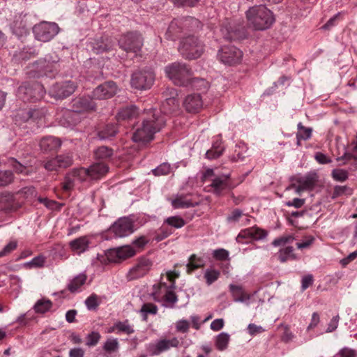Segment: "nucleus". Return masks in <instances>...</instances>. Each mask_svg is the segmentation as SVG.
<instances>
[{"label": "nucleus", "mask_w": 357, "mask_h": 357, "mask_svg": "<svg viewBox=\"0 0 357 357\" xmlns=\"http://www.w3.org/2000/svg\"><path fill=\"white\" fill-rule=\"evenodd\" d=\"M229 342V335L222 332L218 335L215 338V347L219 351L225 350Z\"/></svg>", "instance_id": "49"}, {"label": "nucleus", "mask_w": 357, "mask_h": 357, "mask_svg": "<svg viewBox=\"0 0 357 357\" xmlns=\"http://www.w3.org/2000/svg\"><path fill=\"white\" fill-rule=\"evenodd\" d=\"M100 303L98 296L95 294H91L85 300L86 306L89 310L96 309Z\"/></svg>", "instance_id": "61"}, {"label": "nucleus", "mask_w": 357, "mask_h": 357, "mask_svg": "<svg viewBox=\"0 0 357 357\" xmlns=\"http://www.w3.org/2000/svg\"><path fill=\"white\" fill-rule=\"evenodd\" d=\"M13 181V174L10 170L0 171V186H5Z\"/></svg>", "instance_id": "60"}, {"label": "nucleus", "mask_w": 357, "mask_h": 357, "mask_svg": "<svg viewBox=\"0 0 357 357\" xmlns=\"http://www.w3.org/2000/svg\"><path fill=\"white\" fill-rule=\"evenodd\" d=\"M206 261L202 257H199L195 254L192 255L186 264L187 272L190 273L193 271L202 268L205 266Z\"/></svg>", "instance_id": "38"}, {"label": "nucleus", "mask_w": 357, "mask_h": 357, "mask_svg": "<svg viewBox=\"0 0 357 357\" xmlns=\"http://www.w3.org/2000/svg\"><path fill=\"white\" fill-rule=\"evenodd\" d=\"M137 250L132 245H123L115 248H112L105 252V256H102L100 261L106 263L108 262H119L129 257H133Z\"/></svg>", "instance_id": "7"}, {"label": "nucleus", "mask_w": 357, "mask_h": 357, "mask_svg": "<svg viewBox=\"0 0 357 357\" xmlns=\"http://www.w3.org/2000/svg\"><path fill=\"white\" fill-rule=\"evenodd\" d=\"M171 97L166 98L165 101L162 103V107L160 110L149 109L150 112H160V116H164L166 119L167 114H172L176 113L179 109V103L176 98L177 93L175 89H172L170 91Z\"/></svg>", "instance_id": "19"}, {"label": "nucleus", "mask_w": 357, "mask_h": 357, "mask_svg": "<svg viewBox=\"0 0 357 357\" xmlns=\"http://www.w3.org/2000/svg\"><path fill=\"white\" fill-rule=\"evenodd\" d=\"M157 311L158 307L156 305L152 303H145L142 305L139 312L142 314L143 320L146 321L149 314H155Z\"/></svg>", "instance_id": "53"}, {"label": "nucleus", "mask_w": 357, "mask_h": 357, "mask_svg": "<svg viewBox=\"0 0 357 357\" xmlns=\"http://www.w3.org/2000/svg\"><path fill=\"white\" fill-rule=\"evenodd\" d=\"M229 290L234 298V302L243 303L249 305V301L251 296L243 291L242 287L231 284L229 285Z\"/></svg>", "instance_id": "30"}, {"label": "nucleus", "mask_w": 357, "mask_h": 357, "mask_svg": "<svg viewBox=\"0 0 357 357\" xmlns=\"http://www.w3.org/2000/svg\"><path fill=\"white\" fill-rule=\"evenodd\" d=\"M164 221L172 229H180L185 225V220L178 215L168 217Z\"/></svg>", "instance_id": "50"}, {"label": "nucleus", "mask_w": 357, "mask_h": 357, "mask_svg": "<svg viewBox=\"0 0 357 357\" xmlns=\"http://www.w3.org/2000/svg\"><path fill=\"white\" fill-rule=\"evenodd\" d=\"M153 262L147 257L139 258L136 264L130 268L128 273L129 280H135L144 276L151 268Z\"/></svg>", "instance_id": "16"}, {"label": "nucleus", "mask_w": 357, "mask_h": 357, "mask_svg": "<svg viewBox=\"0 0 357 357\" xmlns=\"http://www.w3.org/2000/svg\"><path fill=\"white\" fill-rule=\"evenodd\" d=\"M242 217H243V211L238 208H236L228 215L227 221L228 223L235 224L240 222Z\"/></svg>", "instance_id": "59"}, {"label": "nucleus", "mask_w": 357, "mask_h": 357, "mask_svg": "<svg viewBox=\"0 0 357 357\" xmlns=\"http://www.w3.org/2000/svg\"><path fill=\"white\" fill-rule=\"evenodd\" d=\"M96 159L107 160L113 155V150L107 146H100L94 151Z\"/></svg>", "instance_id": "47"}, {"label": "nucleus", "mask_w": 357, "mask_h": 357, "mask_svg": "<svg viewBox=\"0 0 357 357\" xmlns=\"http://www.w3.org/2000/svg\"><path fill=\"white\" fill-rule=\"evenodd\" d=\"M243 56L242 52L232 45L223 46L218 53L221 62L227 65H234L240 62Z\"/></svg>", "instance_id": "12"}, {"label": "nucleus", "mask_w": 357, "mask_h": 357, "mask_svg": "<svg viewBox=\"0 0 357 357\" xmlns=\"http://www.w3.org/2000/svg\"><path fill=\"white\" fill-rule=\"evenodd\" d=\"M114 328H116L118 331L123 332L128 335L134 333V329L132 326L130 325L128 320L116 322L114 324Z\"/></svg>", "instance_id": "56"}, {"label": "nucleus", "mask_w": 357, "mask_h": 357, "mask_svg": "<svg viewBox=\"0 0 357 357\" xmlns=\"http://www.w3.org/2000/svg\"><path fill=\"white\" fill-rule=\"evenodd\" d=\"M44 87L38 82H25L17 91V97L24 102L36 101L43 98Z\"/></svg>", "instance_id": "6"}, {"label": "nucleus", "mask_w": 357, "mask_h": 357, "mask_svg": "<svg viewBox=\"0 0 357 357\" xmlns=\"http://www.w3.org/2000/svg\"><path fill=\"white\" fill-rule=\"evenodd\" d=\"M93 96H82L75 99L73 102V107L79 114L84 111H93L96 107V104L93 101Z\"/></svg>", "instance_id": "26"}, {"label": "nucleus", "mask_w": 357, "mask_h": 357, "mask_svg": "<svg viewBox=\"0 0 357 357\" xmlns=\"http://www.w3.org/2000/svg\"><path fill=\"white\" fill-rule=\"evenodd\" d=\"M222 37L227 40H236L242 39L245 34L239 29H234L230 22H226L220 29Z\"/></svg>", "instance_id": "27"}, {"label": "nucleus", "mask_w": 357, "mask_h": 357, "mask_svg": "<svg viewBox=\"0 0 357 357\" xmlns=\"http://www.w3.org/2000/svg\"><path fill=\"white\" fill-rule=\"evenodd\" d=\"M100 334L98 332L93 331L91 333L88 334L86 339V345L88 347H93L96 346L99 340H100Z\"/></svg>", "instance_id": "62"}, {"label": "nucleus", "mask_w": 357, "mask_h": 357, "mask_svg": "<svg viewBox=\"0 0 357 357\" xmlns=\"http://www.w3.org/2000/svg\"><path fill=\"white\" fill-rule=\"evenodd\" d=\"M183 107L188 113H199L204 107L202 96L196 93L187 95L183 100Z\"/></svg>", "instance_id": "20"}, {"label": "nucleus", "mask_w": 357, "mask_h": 357, "mask_svg": "<svg viewBox=\"0 0 357 357\" xmlns=\"http://www.w3.org/2000/svg\"><path fill=\"white\" fill-rule=\"evenodd\" d=\"M77 87V85L74 82L67 80L52 85L50 93L56 99H63L73 94Z\"/></svg>", "instance_id": "14"}, {"label": "nucleus", "mask_w": 357, "mask_h": 357, "mask_svg": "<svg viewBox=\"0 0 357 357\" xmlns=\"http://www.w3.org/2000/svg\"><path fill=\"white\" fill-rule=\"evenodd\" d=\"M165 73L174 84L188 86L192 70L185 63L174 62L169 64L165 68Z\"/></svg>", "instance_id": "4"}, {"label": "nucleus", "mask_w": 357, "mask_h": 357, "mask_svg": "<svg viewBox=\"0 0 357 357\" xmlns=\"http://www.w3.org/2000/svg\"><path fill=\"white\" fill-rule=\"evenodd\" d=\"M45 262V257L43 255H38L33 258L31 261L26 262L24 266L29 268H40L44 266Z\"/></svg>", "instance_id": "55"}, {"label": "nucleus", "mask_w": 357, "mask_h": 357, "mask_svg": "<svg viewBox=\"0 0 357 357\" xmlns=\"http://www.w3.org/2000/svg\"><path fill=\"white\" fill-rule=\"evenodd\" d=\"M109 230L116 237H125L134 232V224L129 218H121L111 226Z\"/></svg>", "instance_id": "15"}, {"label": "nucleus", "mask_w": 357, "mask_h": 357, "mask_svg": "<svg viewBox=\"0 0 357 357\" xmlns=\"http://www.w3.org/2000/svg\"><path fill=\"white\" fill-rule=\"evenodd\" d=\"M114 43L108 38L101 37L100 40H96L91 43L92 50L96 54H100L112 49Z\"/></svg>", "instance_id": "34"}, {"label": "nucleus", "mask_w": 357, "mask_h": 357, "mask_svg": "<svg viewBox=\"0 0 357 357\" xmlns=\"http://www.w3.org/2000/svg\"><path fill=\"white\" fill-rule=\"evenodd\" d=\"M46 114V110L44 109H33L29 110H20L17 116L22 119L23 121L29 120H40Z\"/></svg>", "instance_id": "31"}, {"label": "nucleus", "mask_w": 357, "mask_h": 357, "mask_svg": "<svg viewBox=\"0 0 357 357\" xmlns=\"http://www.w3.org/2000/svg\"><path fill=\"white\" fill-rule=\"evenodd\" d=\"M331 176L336 181L344 182L348 178V172L342 169H334Z\"/></svg>", "instance_id": "58"}, {"label": "nucleus", "mask_w": 357, "mask_h": 357, "mask_svg": "<svg viewBox=\"0 0 357 357\" xmlns=\"http://www.w3.org/2000/svg\"><path fill=\"white\" fill-rule=\"evenodd\" d=\"M188 86L197 91H205L209 88V83L202 78L192 77L190 78Z\"/></svg>", "instance_id": "44"}, {"label": "nucleus", "mask_w": 357, "mask_h": 357, "mask_svg": "<svg viewBox=\"0 0 357 357\" xmlns=\"http://www.w3.org/2000/svg\"><path fill=\"white\" fill-rule=\"evenodd\" d=\"M314 184L315 181L312 176H298L293 179V183L287 190H294L299 194L304 190L312 189Z\"/></svg>", "instance_id": "24"}, {"label": "nucleus", "mask_w": 357, "mask_h": 357, "mask_svg": "<svg viewBox=\"0 0 357 357\" xmlns=\"http://www.w3.org/2000/svg\"><path fill=\"white\" fill-rule=\"evenodd\" d=\"M118 87L113 81L105 82L98 86L92 92L95 100H105L111 98L117 92Z\"/></svg>", "instance_id": "17"}, {"label": "nucleus", "mask_w": 357, "mask_h": 357, "mask_svg": "<svg viewBox=\"0 0 357 357\" xmlns=\"http://www.w3.org/2000/svg\"><path fill=\"white\" fill-rule=\"evenodd\" d=\"M178 51L186 59H195L201 56L204 52V45L194 36H190L182 39Z\"/></svg>", "instance_id": "5"}, {"label": "nucleus", "mask_w": 357, "mask_h": 357, "mask_svg": "<svg viewBox=\"0 0 357 357\" xmlns=\"http://www.w3.org/2000/svg\"><path fill=\"white\" fill-rule=\"evenodd\" d=\"M249 24L257 30H265L270 28L275 22L273 13L264 6H256L246 12Z\"/></svg>", "instance_id": "2"}, {"label": "nucleus", "mask_w": 357, "mask_h": 357, "mask_svg": "<svg viewBox=\"0 0 357 357\" xmlns=\"http://www.w3.org/2000/svg\"><path fill=\"white\" fill-rule=\"evenodd\" d=\"M298 132L296 134L297 144H299L300 140H307L312 136V129L311 128H306L302 125L301 123L298 124Z\"/></svg>", "instance_id": "51"}, {"label": "nucleus", "mask_w": 357, "mask_h": 357, "mask_svg": "<svg viewBox=\"0 0 357 357\" xmlns=\"http://www.w3.org/2000/svg\"><path fill=\"white\" fill-rule=\"evenodd\" d=\"M144 112L149 116L144 119L141 127L132 135V139L136 142L146 143L152 140L154 135L162 129L167 120L164 116H160L158 112L151 113L146 109H144Z\"/></svg>", "instance_id": "1"}, {"label": "nucleus", "mask_w": 357, "mask_h": 357, "mask_svg": "<svg viewBox=\"0 0 357 357\" xmlns=\"http://www.w3.org/2000/svg\"><path fill=\"white\" fill-rule=\"evenodd\" d=\"M175 282L167 285L165 282H160L153 286L154 291L152 293L153 299L155 301L164 300L170 304H174L178 298L174 292Z\"/></svg>", "instance_id": "8"}, {"label": "nucleus", "mask_w": 357, "mask_h": 357, "mask_svg": "<svg viewBox=\"0 0 357 357\" xmlns=\"http://www.w3.org/2000/svg\"><path fill=\"white\" fill-rule=\"evenodd\" d=\"M180 343V340L175 337L172 339H160L151 346V351L153 355H159L171 348H177Z\"/></svg>", "instance_id": "25"}, {"label": "nucleus", "mask_w": 357, "mask_h": 357, "mask_svg": "<svg viewBox=\"0 0 357 357\" xmlns=\"http://www.w3.org/2000/svg\"><path fill=\"white\" fill-rule=\"evenodd\" d=\"M182 21L174 20L171 22L166 32L167 38L174 40L177 34L181 31Z\"/></svg>", "instance_id": "41"}, {"label": "nucleus", "mask_w": 357, "mask_h": 357, "mask_svg": "<svg viewBox=\"0 0 357 357\" xmlns=\"http://www.w3.org/2000/svg\"><path fill=\"white\" fill-rule=\"evenodd\" d=\"M139 114L137 108L135 105H129L122 107L116 115L118 121L132 119Z\"/></svg>", "instance_id": "35"}, {"label": "nucleus", "mask_w": 357, "mask_h": 357, "mask_svg": "<svg viewBox=\"0 0 357 357\" xmlns=\"http://www.w3.org/2000/svg\"><path fill=\"white\" fill-rule=\"evenodd\" d=\"M119 344L116 338L110 337L108 338L103 345V349L107 354H112L119 350Z\"/></svg>", "instance_id": "52"}, {"label": "nucleus", "mask_w": 357, "mask_h": 357, "mask_svg": "<svg viewBox=\"0 0 357 357\" xmlns=\"http://www.w3.org/2000/svg\"><path fill=\"white\" fill-rule=\"evenodd\" d=\"M173 233V229L170 228L167 225H165V221H163L161 227L157 230L154 240L157 242H160L169 236H170Z\"/></svg>", "instance_id": "48"}, {"label": "nucleus", "mask_w": 357, "mask_h": 357, "mask_svg": "<svg viewBox=\"0 0 357 357\" xmlns=\"http://www.w3.org/2000/svg\"><path fill=\"white\" fill-rule=\"evenodd\" d=\"M59 31L58 25L54 22H42L33 27L35 38L42 42L52 40Z\"/></svg>", "instance_id": "9"}, {"label": "nucleus", "mask_w": 357, "mask_h": 357, "mask_svg": "<svg viewBox=\"0 0 357 357\" xmlns=\"http://www.w3.org/2000/svg\"><path fill=\"white\" fill-rule=\"evenodd\" d=\"M248 147L245 144L240 142L236 144L234 154L232 156V160L235 162L243 161L248 156Z\"/></svg>", "instance_id": "45"}, {"label": "nucleus", "mask_w": 357, "mask_h": 357, "mask_svg": "<svg viewBox=\"0 0 357 357\" xmlns=\"http://www.w3.org/2000/svg\"><path fill=\"white\" fill-rule=\"evenodd\" d=\"M206 188L208 191L220 195L230 188L229 174H222L211 179V183Z\"/></svg>", "instance_id": "21"}, {"label": "nucleus", "mask_w": 357, "mask_h": 357, "mask_svg": "<svg viewBox=\"0 0 357 357\" xmlns=\"http://www.w3.org/2000/svg\"><path fill=\"white\" fill-rule=\"evenodd\" d=\"M52 307V303L50 300L41 298L38 300L33 305V310L36 313L44 314L48 312Z\"/></svg>", "instance_id": "46"}, {"label": "nucleus", "mask_w": 357, "mask_h": 357, "mask_svg": "<svg viewBox=\"0 0 357 357\" xmlns=\"http://www.w3.org/2000/svg\"><path fill=\"white\" fill-rule=\"evenodd\" d=\"M171 204L174 208H187L194 206V203L184 195H176L171 199Z\"/></svg>", "instance_id": "40"}, {"label": "nucleus", "mask_w": 357, "mask_h": 357, "mask_svg": "<svg viewBox=\"0 0 357 357\" xmlns=\"http://www.w3.org/2000/svg\"><path fill=\"white\" fill-rule=\"evenodd\" d=\"M220 271L213 267H209L204 270L203 278L208 286L216 282L220 277Z\"/></svg>", "instance_id": "39"}, {"label": "nucleus", "mask_w": 357, "mask_h": 357, "mask_svg": "<svg viewBox=\"0 0 357 357\" xmlns=\"http://www.w3.org/2000/svg\"><path fill=\"white\" fill-rule=\"evenodd\" d=\"M278 257L282 263L297 259L296 255L294 253V248L292 246H287L280 249L278 253Z\"/></svg>", "instance_id": "43"}, {"label": "nucleus", "mask_w": 357, "mask_h": 357, "mask_svg": "<svg viewBox=\"0 0 357 357\" xmlns=\"http://www.w3.org/2000/svg\"><path fill=\"white\" fill-rule=\"evenodd\" d=\"M89 239L86 236H81L70 242V249L76 254L80 255L86 251L89 247Z\"/></svg>", "instance_id": "32"}, {"label": "nucleus", "mask_w": 357, "mask_h": 357, "mask_svg": "<svg viewBox=\"0 0 357 357\" xmlns=\"http://www.w3.org/2000/svg\"><path fill=\"white\" fill-rule=\"evenodd\" d=\"M224 151V147L222 146V141L218 137L213 142L212 147L206 153V156L208 159H215L220 157Z\"/></svg>", "instance_id": "37"}, {"label": "nucleus", "mask_w": 357, "mask_h": 357, "mask_svg": "<svg viewBox=\"0 0 357 357\" xmlns=\"http://www.w3.org/2000/svg\"><path fill=\"white\" fill-rule=\"evenodd\" d=\"M154 81L153 73L149 70L135 72L131 77V86L139 90H146L151 87Z\"/></svg>", "instance_id": "11"}, {"label": "nucleus", "mask_w": 357, "mask_h": 357, "mask_svg": "<svg viewBox=\"0 0 357 357\" xmlns=\"http://www.w3.org/2000/svg\"><path fill=\"white\" fill-rule=\"evenodd\" d=\"M118 130L116 125L110 123L106 125L102 130H100L98 136L101 140L109 139L114 137L117 133Z\"/></svg>", "instance_id": "42"}, {"label": "nucleus", "mask_w": 357, "mask_h": 357, "mask_svg": "<svg viewBox=\"0 0 357 357\" xmlns=\"http://www.w3.org/2000/svg\"><path fill=\"white\" fill-rule=\"evenodd\" d=\"M10 166L14 169V170L19 174H22L24 175H29L31 174L32 169L28 168L27 167L23 165L17 160L15 159H12L10 163Z\"/></svg>", "instance_id": "54"}, {"label": "nucleus", "mask_w": 357, "mask_h": 357, "mask_svg": "<svg viewBox=\"0 0 357 357\" xmlns=\"http://www.w3.org/2000/svg\"><path fill=\"white\" fill-rule=\"evenodd\" d=\"M10 287L15 291V296L18 295L22 288V280L17 275H10Z\"/></svg>", "instance_id": "63"}, {"label": "nucleus", "mask_w": 357, "mask_h": 357, "mask_svg": "<svg viewBox=\"0 0 357 357\" xmlns=\"http://www.w3.org/2000/svg\"><path fill=\"white\" fill-rule=\"evenodd\" d=\"M17 247V241L16 240L10 241L6 244L1 250H0V258L8 255Z\"/></svg>", "instance_id": "64"}, {"label": "nucleus", "mask_w": 357, "mask_h": 357, "mask_svg": "<svg viewBox=\"0 0 357 357\" xmlns=\"http://www.w3.org/2000/svg\"><path fill=\"white\" fill-rule=\"evenodd\" d=\"M73 163V158L69 154L59 155L46 161L44 167L47 171H56L59 168H66Z\"/></svg>", "instance_id": "22"}, {"label": "nucleus", "mask_w": 357, "mask_h": 357, "mask_svg": "<svg viewBox=\"0 0 357 357\" xmlns=\"http://www.w3.org/2000/svg\"><path fill=\"white\" fill-rule=\"evenodd\" d=\"M80 121V114L75 111H65L60 120V124L68 128H73Z\"/></svg>", "instance_id": "29"}, {"label": "nucleus", "mask_w": 357, "mask_h": 357, "mask_svg": "<svg viewBox=\"0 0 357 357\" xmlns=\"http://www.w3.org/2000/svg\"><path fill=\"white\" fill-rule=\"evenodd\" d=\"M84 170L86 172L84 181L96 180L105 176L107 173L109 167L105 162H96L90 165L89 168L84 167Z\"/></svg>", "instance_id": "23"}, {"label": "nucleus", "mask_w": 357, "mask_h": 357, "mask_svg": "<svg viewBox=\"0 0 357 357\" xmlns=\"http://www.w3.org/2000/svg\"><path fill=\"white\" fill-rule=\"evenodd\" d=\"M86 172L84 167L75 168L68 172L65 176L64 181L63 182V190L68 192L73 189L77 183H82L84 181Z\"/></svg>", "instance_id": "18"}, {"label": "nucleus", "mask_w": 357, "mask_h": 357, "mask_svg": "<svg viewBox=\"0 0 357 357\" xmlns=\"http://www.w3.org/2000/svg\"><path fill=\"white\" fill-rule=\"evenodd\" d=\"M87 276L84 273H80L75 276L68 284V290L72 293L81 291L82 287L85 284Z\"/></svg>", "instance_id": "36"}, {"label": "nucleus", "mask_w": 357, "mask_h": 357, "mask_svg": "<svg viewBox=\"0 0 357 357\" xmlns=\"http://www.w3.org/2000/svg\"><path fill=\"white\" fill-rule=\"evenodd\" d=\"M267 234L266 230L255 226L242 229L236 240L238 243L243 244L251 241L262 240L266 237Z\"/></svg>", "instance_id": "13"}, {"label": "nucleus", "mask_w": 357, "mask_h": 357, "mask_svg": "<svg viewBox=\"0 0 357 357\" xmlns=\"http://www.w3.org/2000/svg\"><path fill=\"white\" fill-rule=\"evenodd\" d=\"M119 45L126 52L137 54L142 49L143 40L139 33L132 32L122 36L119 40Z\"/></svg>", "instance_id": "10"}, {"label": "nucleus", "mask_w": 357, "mask_h": 357, "mask_svg": "<svg viewBox=\"0 0 357 357\" xmlns=\"http://www.w3.org/2000/svg\"><path fill=\"white\" fill-rule=\"evenodd\" d=\"M25 16H18L16 20L10 24V29L13 34L18 38H22L26 36L29 33V27L26 24V20L24 19Z\"/></svg>", "instance_id": "28"}, {"label": "nucleus", "mask_w": 357, "mask_h": 357, "mask_svg": "<svg viewBox=\"0 0 357 357\" xmlns=\"http://www.w3.org/2000/svg\"><path fill=\"white\" fill-rule=\"evenodd\" d=\"M59 58L56 55H46L29 66L27 74L32 77L47 76L54 77L59 70Z\"/></svg>", "instance_id": "3"}, {"label": "nucleus", "mask_w": 357, "mask_h": 357, "mask_svg": "<svg viewBox=\"0 0 357 357\" xmlns=\"http://www.w3.org/2000/svg\"><path fill=\"white\" fill-rule=\"evenodd\" d=\"M155 176L167 175L172 172V167L169 163L164 162L152 170Z\"/></svg>", "instance_id": "57"}, {"label": "nucleus", "mask_w": 357, "mask_h": 357, "mask_svg": "<svg viewBox=\"0 0 357 357\" xmlns=\"http://www.w3.org/2000/svg\"><path fill=\"white\" fill-rule=\"evenodd\" d=\"M61 145L60 139L54 136L45 137L40 142V149L44 151H56Z\"/></svg>", "instance_id": "33"}]
</instances>
